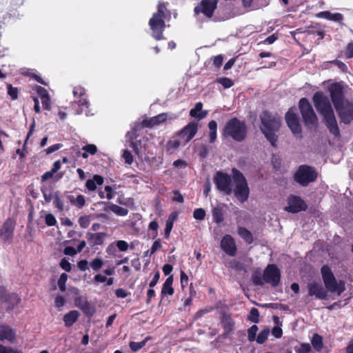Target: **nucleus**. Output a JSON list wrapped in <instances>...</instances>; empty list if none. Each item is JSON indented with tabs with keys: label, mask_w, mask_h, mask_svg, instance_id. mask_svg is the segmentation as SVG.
<instances>
[{
	"label": "nucleus",
	"mask_w": 353,
	"mask_h": 353,
	"mask_svg": "<svg viewBox=\"0 0 353 353\" xmlns=\"http://www.w3.org/2000/svg\"><path fill=\"white\" fill-rule=\"evenodd\" d=\"M116 245L118 249L121 252H125L128 249V243L125 241H117Z\"/></svg>",
	"instance_id": "8fccbe9b"
},
{
	"label": "nucleus",
	"mask_w": 353,
	"mask_h": 353,
	"mask_svg": "<svg viewBox=\"0 0 353 353\" xmlns=\"http://www.w3.org/2000/svg\"><path fill=\"white\" fill-rule=\"evenodd\" d=\"M330 92L334 105L341 103L342 101H346L342 97L343 86L340 83H335L332 84L330 87Z\"/></svg>",
	"instance_id": "aec40b11"
},
{
	"label": "nucleus",
	"mask_w": 353,
	"mask_h": 353,
	"mask_svg": "<svg viewBox=\"0 0 353 353\" xmlns=\"http://www.w3.org/2000/svg\"><path fill=\"white\" fill-rule=\"evenodd\" d=\"M103 183V178L100 175H94L92 179H88L85 183L86 188L90 191L97 189V185H101Z\"/></svg>",
	"instance_id": "393cba45"
},
{
	"label": "nucleus",
	"mask_w": 353,
	"mask_h": 353,
	"mask_svg": "<svg viewBox=\"0 0 353 353\" xmlns=\"http://www.w3.org/2000/svg\"><path fill=\"white\" fill-rule=\"evenodd\" d=\"M318 176L316 170L308 165H301L295 172L294 178L296 182L302 186H307L314 182Z\"/></svg>",
	"instance_id": "0eeeda50"
},
{
	"label": "nucleus",
	"mask_w": 353,
	"mask_h": 353,
	"mask_svg": "<svg viewBox=\"0 0 353 353\" xmlns=\"http://www.w3.org/2000/svg\"><path fill=\"white\" fill-rule=\"evenodd\" d=\"M165 6L163 3H159L157 12L154 13L152 17L149 21V25L152 31V36L157 40L163 39V32L165 27L163 18L165 17Z\"/></svg>",
	"instance_id": "39448f33"
},
{
	"label": "nucleus",
	"mask_w": 353,
	"mask_h": 353,
	"mask_svg": "<svg viewBox=\"0 0 353 353\" xmlns=\"http://www.w3.org/2000/svg\"><path fill=\"white\" fill-rule=\"evenodd\" d=\"M107 280V277L101 274H97L94 277V281L97 283H105Z\"/></svg>",
	"instance_id": "69168bd1"
},
{
	"label": "nucleus",
	"mask_w": 353,
	"mask_h": 353,
	"mask_svg": "<svg viewBox=\"0 0 353 353\" xmlns=\"http://www.w3.org/2000/svg\"><path fill=\"white\" fill-rule=\"evenodd\" d=\"M307 205L305 201L299 196L291 195L288 199V205L284 210L291 213H297L305 210Z\"/></svg>",
	"instance_id": "9b49d317"
},
{
	"label": "nucleus",
	"mask_w": 353,
	"mask_h": 353,
	"mask_svg": "<svg viewBox=\"0 0 353 353\" xmlns=\"http://www.w3.org/2000/svg\"><path fill=\"white\" fill-rule=\"evenodd\" d=\"M88 235V241L92 246L103 244L106 236V234L104 232H97Z\"/></svg>",
	"instance_id": "b1692460"
},
{
	"label": "nucleus",
	"mask_w": 353,
	"mask_h": 353,
	"mask_svg": "<svg viewBox=\"0 0 353 353\" xmlns=\"http://www.w3.org/2000/svg\"><path fill=\"white\" fill-rule=\"evenodd\" d=\"M60 265L61 268L66 272H70L71 270V265L66 259H62L61 261Z\"/></svg>",
	"instance_id": "e2e57ef3"
},
{
	"label": "nucleus",
	"mask_w": 353,
	"mask_h": 353,
	"mask_svg": "<svg viewBox=\"0 0 353 353\" xmlns=\"http://www.w3.org/2000/svg\"><path fill=\"white\" fill-rule=\"evenodd\" d=\"M17 88H13L11 85L8 86V93L12 99H16L17 98Z\"/></svg>",
	"instance_id": "4d7b16f0"
},
{
	"label": "nucleus",
	"mask_w": 353,
	"mask_h": 353,
	"mask_svg": "<svg viewBox=\"0 0 353 353\" xmlns=\"http://www.w3.org/2000/svg\"><path fill=\"white\" fill-rule=\"evenodd\" d=\"M219 82L225 88H229L233 85V82L228 78H221L219 79Z\"/></svg>",
	"instance_id": "09e8293b"
},
{
	"label": "nucleus",
	"mask_w": 353,
	"mask_h": 353,
	"mask_svg": "<svg viewBox=\"0 0 353 353\" xmlns=\"http://www.w3.org/2000/svg\"><path fill=\"white\" fill-rule=\"evenodd\" d=\"M54 204L55 208H57L59 211H63L64 208V203L63 200L59 196V192H56L54 194Z\"/></svg>",
	"instance_id": "72a5a7b5"
},
{
	"label": "nucleus",
	"mask_w": 353,
	"mask_h": 353,
	"mask_svg": "<svg viewBox=\"0 0 353 353\" xmlns=\"http://www.w3.org/2000/svg\"><path fill=\"white\" fill-rule=\"evenodd\" d=\"M257 331L258 327L255 325H252L250 328L248 329V333L249 341H254Z\"/></svg>",
	"instance_id": "c03bdc74"
},
{
	"label": "nucleus",
	"mask_w": 353,
	"mask_h": 353,
	"mask_svg": "<svg viewBox=\"0 0 353 353\" xmlns=\"http://www.w3.org/2000/svg\"><path fill=\"white\" fill-rule=\"evenodd\" d=\"M232 179L228 174L223 172H217L214 183L219 191L226 194H231L234 192L237 199L243 203L248 200L250 190L245 178L236 169L232 170Z\"/></svg>",
	"instance_id": "f257e3e1"
},
{
	"label": "nucleus",
	"mask_w": 353,
	"mask_h": 353,
	"mask_svg": "<svg viewBox=\"0 0 353 353\" xmlns=\"http://www.w3.org/2000/svg\"><path fill=\"white\" fill-rule=\"evenodd\" d=\"M341 120L344 123H350L353 120V105L348 101L334 105Z\"/></svg>",
	"instance_id": "1a4fd4ad"
},
{
	"label": "nucleus",
	"mask_w": 353,
	"mask_h": 353,
	"mask_svg": "<svg viewBox=\"0 0 353 353\" xmlns=\"http://www.w3.org/2000/svg\"><path fill=\"white\" fill-rule=\"evenodd\" d=\"M202 103H196L194 108L190 111V116L197 119H202L205 118L207 116V112L202 111Z\"/></svg>",
	"instance_id": "cd10ccee"
},
{
	"label": "nucleus",
	"mask_w": 353,
	"mask_h": 353,
	"mask_svg": "<svg viewBox=\"0 0 353 353\" xmlns=\"http://www.w3.org/2000/svg\"><path fill=\"white\" fill-rule=\"evenodd\" d=\"M75 305L81 309H84L87 306V301L85 297L79 296L74 299Z\"/></svg>",
	"instance_id": "58836bf2"
},
{
	"label": "nucleus",
	"mask_w": 353,
	"mask_h": 353,
	"mask_svg": "<svg viewBox=\"0 0 353 353\" xmlns=\"http://www.w3.org/2000/svg\"><path fill=\"white\" fill-rule=\"evenodd\" d=\"M316 17L318 18H323L330 21L341 22L343 17L340 13H332L329 11H323L317 13Z\"/></svg>",
	"instance_id": "4be33fe9"
},
{
	"label": "nucleus",
	"mask_w": 353,
	"mask_h": 353,
	"mask_svg": "<svg viewBox=\"0 0 353 353\" xmlns=\"http://www.w3.org/2000/svg\"><path fill=\"white\" fill-rule=\"evenodd\" d=\"M0 353H22V352L10 347L0 346Z\"/></svg>",
	"instance_id": "13d9d810"
},
{
	"label": "nucleus",
	"mask_w": 353,
	"mask_h": 353,
	"mask_svg": "<svg viewBox=\"0 0 353 353\" xmlns=\"http://www.w3.org/2000/svg\"><path fill=\"white\" fill-rule=\"evenodd\" d=\"M65 303V299L62 296H57L54 300V305L56 307L60 309L62 307Z\"/></svg>",
	"instance_id": "3c124183"
},
{
	"label": "nucleus",
	"mask_w": 353,
	"mask_h": 353,
	"mask_svg": "<svg viewBox=\"0 0 353 353\" xmlns=\"http://www.w3.org/2000/svg\"><path fill=\"white\" fill-rule=\"evenodd\" d=\"M37 92L38 93L40 99L49 96L48 91L41 86H37L36 88Z\"/></svg>",
	"instance_id": "680f3d73"
},
{
	"label": "nucleus",
	"mask_w": 353,
	"mask_h": 353,
	"mask_svg": "<svg viewBox=\"0 0 353 353\" xmlns=\"http://www.w3.org/2000/svg\"><path fill=\"white\" fill-rule=\"evenodd\" d=\"M212 216H213L214 221L217 223H221L223 220V216L222 211L219 208H214L212 210Z\"/></svg>",
	"instance_id": "f704fd0d"
},
{
	"label": "nucleus",
	"mask_w": 353,
	"mask_h": 353,
	"mask_svg": "<svg viewBox=\"0 0 353 353\" xmlns=\"http://www.w3.org/2000/svg\"><path fill=\"white\" fill-rule=\"evenodd\" d=\"M295 111V109L290 108L285 114V120L292 133L299 134L301 132V126Z\"/></svg>",
	"instance_id": "2eb2a0df"
},
{
	"label": "nucleus",
	"mask_w": 353,
	"mask_h": 353,
	"mask_svg": "<svg viewBox=\"0 0 353 353\" xmlns=\"http://www.w3.org/2000/svg\"><path fill=\"white\" fill-rule=\"evenodd\" d=\"M105 190L107 192L105 198L108 200L112 199L114 197L113 189L111 186L107 185L105 187Z\"/></svg>",
	"instance_id": "774afa93"
},
{
	"label": "nucleus",
	"mask_w": 353,
	"mask_h": 353,
	"mask_svg": "<svg viewBox=\"0 0 353 353\" xmlns=\"http://www.w3.org/2000/svg\"><path fill=\"white\" fill-rule=\"evenodd\" d=\"M0 299L6 301L11 308L17 305L20 301L21 298L15 293H6V290L3 287H0Z\"/></svg>",
	"instance_id": "412c9836"
},
{
	"label": "nucleus",
	"mask_w": 353,
	"mask_h": 353,
	"mask_svg": "<svg viewBox=\"0 0 353 353\" xmlns=\"http://www.w3.org/2000/svg\"><path fill=\"white\" fill-rule=\"evenodd\" d=\"M269 330L265 329L262 330L257 336L256 337V341L258 343L262 344L263 343L266 339H268V336L269 335Z\"/></svg>",
	"instance_id": "ea45409f"
},
{
	"label": "nucleus",
	"mask_w": 353,
	"mask_h": 353,
	"mask_svg": "<svg viewBox=\"0 0 353 353\" xmlns=\"http://www.w3.org/2000/svg\"><path fill=\"white\" fill-rule=\"evenodd\" d=\"M261 130L266 139L273 145H276L277 136L276 133L281 127V119L276 117L268 112H263L261 114Z\"/></svg>",
	"instance_id": "7ed1b4c3"
},
{
	"label": "nucleus",
	"mask_w": 353,
	"mask_h": 353,
	"mask_svg": "<svg viewBox=\"0 0 353 353\" xmlns=\"http://www.w3.org/2000/svg\"><path fill=\"white\" fill-rule=\"evenodd\" d=\"M280 271L274 265H269L264 270L263 280L270 283L272 286H276L280 281Z\"/></svg>",
	"instance_id": "ddd939ff"
},
{
	"label": "nucleus",
	"mask_w": 353,
	"mask_h": 353,
	"mask_svg": "<svg viewBox=\"0 0 353 353\" xmlns=\"http://www.w3.org/2000/svg\"><path fill=\"white\" fill-rule=\"evenodd\" d=\"M259 312L256 308H252L250 312L249 319L254 323L259 321Z\"/></svg>",
	"instance_id": "79ce46f5"
},
{
	"label": "nucleus",
	"mask_w": 353,
	"mask_h": 353,
	"mask_svg": "<svg viewBox=\"0 0 353 353\" xmlns=\"http://www.w3.org/2000/svg\"><path fill=\"white\" fill-rule=\"evenodd\" d=\"M15 334L8 326L0 325V340H8L10 341H12L14 339Z\"/></svg>",
	"instance_id": "a878e982"
},
{
	"label": "nucleus",
	"mask_w": 353,
	"mask_h": 353,
	"mask_svg": "<svg viewBox=\"0 0 353 353\" xmlns=\"http://www.w3.org/2000/svg\"><path fill=\"white\" fill-rule=\"evenodd\" d=\"M123 158L125 162L128 164H131L133 162V157L130 152L128 150H124L123 153Z\"/></svg>",
	"instance_id": "603ef678"
},
{
	"label": "nucleus",
	"mask_w": 353,
	"mask_h": 353,
	"mask_svg": "<svg viewBox=\"0 0 353 353\" xmlns=\"http://www.w3.org/2000/svg\"><path fill=\"white\" fill-rule=\"evenodd\" d=\"M311 342H312V345L313 347L316 351L321 350V349L323 347V342H322V337L320 335H319L317 334H314Z\"/></svg>",
	"instance_id": "7c9ffc66"
},
{
	"label": "nucleus",
	"mask_w": 353,
	"mask_h": 353,
	"mask_svg": "<svg viewBox=\"0 0 353 353\" xmlns=\"http://www.w3.org/2000/svg\"><path fill=\"white\" fill-rule=\"evenodd\" d=\"M148 339V338H146L145 339L143 340L141 342H134V341L130 342V347L131 350L133 352L138 351L139 350L142 348L145 345Z\"/></svg>",
	"instance_id": "4c0bfd02"
},
{
	"label": "nucleus",
	"mask_w": 353,
	"mask_h": 353,
	"mask_svg": "<svg viewBox=\"0 0 353 353\" xmlns=\"http://www.w3.org/2000/svg\"><path fill=\"white\" fill-rule=\"evenodd\" d=\"M42 193L43 195V198L46 203H49L51 201L52 199H54V194L52 192H48L46 190H42Z\"/></svg>",
	"instance_id": "338daca9"
},
{
	"label": "nucleus",
	"mask_w": 353,
	"mask_h": 353,
	"mask_svg": "<svg viewBox=\"0 0 353 353\" xmlns=\"http://www.w3.org/2000/svg\"><path fill=\"white\" fill-rule=\"evenodd\" d=\"M109 208L112 212L118 216H123L127 215L128 212L126 208L120 207L115 204H111Z\"/></svg>",
	"instance_id": "2f4dec72"
},
{
	"label": "nucleus",
	"mask_w": 353,
	"mask_h": 353,
	"mask_svg": "<svg viewBox=\"0 0 353 353\" xmlns=\"http://www.w3.org/2000/svg\"><path fill=\"white\" fill-rule=\"evenodd\" d=\"M197 130V123L196 122H190L177 134L180 136L181 139L187 143L195 136Z\"/></svg>",
	"instance_id": "dca6fc26"
},
{
	"label": "nucleus",
	"mask_w": 353,
	"mask_h": 353,
	"mask_svg": "<svg viewBox=\"0 0 353 353\" xmlns=\"http://www.w3.org/2000/svg\"><path fill=\"white\" fill-rule=\"evenodd\" d=\"M45 221L48 226H54L57 223L54 216L52 214H48L46 215Z\"/></svg>",
	"instance_id": "49530a36"
},
{
	"label": "nucleus",
	"mask_w": 353,
	"mask_h": 353,
	"mask_svg": "<svg viewBox=\"0 0 353 353\" xmlns=\"http://www.w3.org/2000/svg\"><path fill=\"white\" fill-rule=\"evenodd\" d=\"M194 218L197 220H203L205 216V212L202 208H197L194 211Z\"/></svg>",
	"instance_id": "37998d69"
},
{
	"label": "nucleus",
	"mask_w": 353,
	"mask_h": 353,
	"mask_svg": "<svg viewBox=\"0 0 353 353\" xmlns=\"http://www.w3.org/2000/svg\"><path fill=\"white\" fill-rule=\"evenodd\" d=\"M83 150L90 154H94L97 151V146L93 144H89L83 147Z\"/></svg>",
	"instance_id": "864d4df0"
},
{
	"label": "nucleus",
	"mask_w": 353,
	"mask_h": 353,
	"mask_svg": "<svg viewBox=\"0 0 353 353\" xmlns=\"http://www.w3.org/2000/svg\"><path fill=\"white\" fill-rule=\"evenodd\" d=\"M41 103L44 109L50 110L51 108V103L50 97H42L41 99Z\"/></svg>",
	"instance_id": "6e6d98bb"
},
{
	"label": "nucleus",
	"mask_w": 353,
	"mask_h": 353,
	"mask_svg": "<svg viewBox=\"0 0 353 353\" xmlns=\"http://www.w3.org/2000/svg\"><path fill=\"white\" fill-rule=\"evenodd\" d=\"M247 134L245 123L236 118L230 119L225 125L223 135L230 137L237 141H243Z\"/></svg>",
	"instance_id": "20e7f679"
},
{
	"label": "nucleus",
	"mask_w": 353,
	"mask_h": 353,
	"mask_svg": "<svg viewBox=\"0 0 353 353\" xmlns=\"http://www.w3.org/2000/svg\"><path fill=\"white\" fill-rule=\"evenodd\" d=\"M181 284L182 288H185L188 285V275L183 272H181Z\"/></svg>",
	"instance_id": "052dcab7"
},
{
	"label": "nucleus",
	"mask_w": 353,
	"mask_h": 353,
	"mask_svg": "<svg viewBox=\"0 0 353 353\" xmlns=\"http://www.w3.org/2000/svg\"><path fill=\"white\" fill-rule=\"evenodd\" d=\"M321 272L327 290L339 296L341 295L345 289V283L342 281H337L330 268L327 265H323L321 268Z\"/></svg>",
	"instance_id": "423d86ee"
},
{
	"label": "nucleus",
	"mask_w": 353,
	"mask_h": 353,
	"mask_svg": "<svg viewBox=\"0 0 353 353\" xmlns=\"http://www.w3.org/2000/svg\"><path fill=\"white\" fill-rule=\"evenodd\" d=\"M14 229V222L12 219H8L0 229V238L3 241L10 240L13 236Z\"/></svg>",
	"instance_id": "6ab92c4d"
},
{
	"label": "nucleus",
	"mask_w": 353,
	"mask_h": 353,
	"mask_svg": "<svg viewBox=\"0 0 353 353\" xmlns=\"http://www.w3.org/2000/svg\"><path fill=\"white\" fill-rule=\"evenodd\" d=\"M238 234L243 239L246 243L250 244L253 242V236L252 233L248 230L246 228L243 227H239L238 228Z\"/></svg>",
	"instance_id": "c756f323"
},
{
	"label": "nucleus",
	"mask_w": 353,
	"mask_h": 353,
	"mask_svg": "<svg viewBox=\"0 0 353 353\" xmlns=\"http://www.w3.org/2000/svg\"><path fill=\"white\" fill-rule=\"evenodd\" d=\"M299 108L305 124H314L316 116L308 100L302 98L299 101Z\"/></svg>",
	"instance_id": "6e6552de"
},
{
	"label": "nucleus",
	"mask_w": 353,
	"mask_h": 353,
	"mask_svg": "<svg viewBox=\"0 0 353 353\" xmlns=\"http://www.w3.org/2000/svg\"><path fill=\"white\" fill-rule=\"evenodd\" d=\"M221 247L227 254L230 256L235 255L236 247L234 239L232 236L225 235L221 241Z\"/></svg>",
	"instance_id": "a211bd4d"
},
{
	"label": "nucleus",
	"mask_w": 353,
	"mask_h": 353,
	"mask_svg": "<svg viewBox=\"0 0 353 353\" xmlns=\"http://www.w3.org/2000/svg\"><path fill=\"white\" fill-rule=\"evenodd\" d=\"M78 268L81 271H85L88 269V264L86 260H81L77 263Z\"/></svg>",
	"instance_id": "0e129e2a"
},
{
	"label": "nucleus",
	"mask_w": 353,
	"mask_h": 353,
	"mask_svg": "<svg viewBox=\"0 0 353 353\" xmlns=\"http://www.w3.org/2000/svg\"><path fill=\"white\" fill-rule=\"evenodd\" d=\"M85 199L83 195L79 194L75 199L74 206L81 208L85 205Z\"/></svg>",
	"instance_id": "a18cd8bd"
},
{
	"label": "nucleus",
	"mask_w": 353,
	"mask_h": 353,
	"mask_svg": "<svg viewBox=\"0 0 353 353\" xmlns=\"http://www.w3.org/2000/svg\"><path fill=\"white\" fill-rule=\"evenodd\" d=\"M73 94L74 97H79L80 99L76 102L79 106H81L80 111H78L77 114H82L85 112L86 116L93 115V113L89 110V104L87 99L83 97L85 94V89L81 86H77L74 88Z\"/></svg>",
	"instance_id": "9d476101"
},
{
	"label": "nucleus",
	"mask_w": 353,
	"mask_h": 353,
	"mask_svg": "<svg viewBox=\"0 0 353 353\" xmlns=\"http://www.w3.org/2000/svg\"><path fill=\"white\" fill-rule=\"evenodd\" d=\"M186 143L183 139H181L180 136L176 134L167 143V148L170 151H174L179 147L185 145Z\"/></svg>",
	"instance_id": "5701e85b"
},
{
	"label": "nucleus",
	"mask_w": 353,
	"mask_h": 353,
	"mask_svg": "<svg viewBox=\"0 0 353 353\" xmlns=\"http://www.w3.org/2000/svg\"><path fill=\"white\" fill-rule=\"evenodd\" d=\"M313 102L317 110L324 117L330 131L334 135L339 134L336 120L328 97L322 92H316Z\"/></svg>",
	"instance_id": "f03ea898"
},
{
	"label": "nucleus",
	"mask_w": 353,
	"mask_h": 353,
	"mask_svg": "<svg viewBox=\"0 0 353 353\" xmlns=\"http://www.w3.org/2000/svg\"><path fill=\"white\" fill-rule=\"evenodd\" d=\"M252 280L255 285H262L263 283V281H264L263 278L262 279L259 273L254 274L252 275Z\"/></svg>",
	"instance_id": "5fc2aeb1"
},
{
	"label": "nucleus",
	"mask_w": 353,
	"mask_h": 353,
	"mask_svg": "<svg viewBox=\"0 0 353 353\" xmlns=\"http://www.w3.org/2000/svg\"><path fill=\"white\" fill-rule=\"evenodd\" d=\"M68 280V275L65 273H63L61 274L59 280H58V286L59 290L61 292H64L66 289V281Z\"/></svg>",
	"instance_id": "e433bc0d"
},
{
	"label": "nucleus",
	"mask_w": 353,
	"mask_h": 353,
	"mask_svg": "<svg viewBox=\"0 0 353 353\" xmlns=\"http://www.w3.org/2000/svg\"><path fill=\"white\" fill-rule=\"evenodd\" d=\"M176 216H170L169 219L166 221L165 228V236L166 239H168L170 234V232L173 228V223L175 219Z\"/></svg>",
	"instance_id": "473e14b6"
},
{
	"label": "nucleus",
	"mask_w": 353,
	"mask_h": 353,
	"mask_svg": "<svg viewBox=\"0 0 353 353\" xmlns=\"http://www.w3.org/2000/svg\"><path fill=\"white\" fill-rule=\"evenodd\" d=\"M308 294L318 299H324L327 296V292L319 282L312 281L307 284Z\"/></svg>",
	"instance_id": "f3484780"
},
{
	"label": "nucleus",
	"mask_w": 353,
	"mask_h": 353,
	"mask_svg": "<svg viewBox=\"0 0 353 353\" xmlns=\"http://www.w3.org/2000/svg\"><path fill=\"white\" fill-rule=\"evenodd\" d=\"M79 313L77 310H72L63 316V322L66 327L72 326L78 319Z\"/></svg>",
	"instance_id": "bb28decb"
},
{
	"label": "nucleus",
	"mask_w": 353,
	"mask_h": 353,
	"mask_svg": "<svg viewBox=\"0 0 353 353\" xmlns=\"http://www.w3.org/2000/svg\"><path fill=\"white\" fill-rule=\"evenodd\" d=\"M311 350V347L309 343H302L299 347H295L296 353H309Z\"/></svg>",
	"instance_id": "a19ab883"
},
{
	"label": "nucleus",
	"mask_w": 353,
	"mask_h": 353,
	"mask_svg": "<svg viewBox=\"0 0 353 353\" xmlns=\"http://www.w3.org/2000/svg\"><path fill=\"white\" fill-rule=\"evenodd\" d=\"M90 265L93 270L98 271L103 267V261L100 258H95L90 262Z\"/></svg>",
	"instance_id": "c9c22d12"
},
{
	"label": "nucleus",
	"mask_w": 353,
	"mask_h": 353,
	"mask_svg": "<svg viewBox=\"0 0 353 353\" xmlns=\"http://www.w3.org/2000/svg\"><path fill=\"white\" fill-rule=\"evenodd\" d=\"M161 247V241L159 239L155 241L150 249V254H153L155 253L159 249H160Z\"/></svg>",
	"instance_id": "bf43d9fd"
},
{
	"label": "nucleus",
	"mask_w": 353,
	"mask_h": 353,
	"mask_svg": "<svg viewBox=\"0 0 353 353\" xmlns=\"http://www.w3.org/2000/svg\"><path fill=\"white\" fill-rule=\"evenodd\" d=\"M79 223L82 228H86L90 224V218L88 216H81L79 219Z\"/></svg>",
	"instance_id": "de8ad7c7"
},
{
	"label": "nucleus",
	"mask_w": 353,
	"mask_h": 353,
	"mask_svg": "<svg viewBox=\"0 0 353 353\" xmlns=\"http://www.w3.org/2000/svg\"><path fill=\"white\" fill-rule=\"evenodd\" d=\"M176 116L172 114L168 113H161L158 114L157 116L150 118L149 119H145L143 121V125L144 127L152 128L157 125H160L161 123L165 122L168 119L173 120L176 119Z\"/></svg>",
	"instance_id": "4468645a"
},
{
	"label": "nucleus",
	"mask_w": 353,
	"mask_h": 353,
	"mask_svg": "<svg viewBox=\"0 0 353 353\" xmlns=\"http://www.w3.org/2000/svg\"><path fill=\"white\" fill-rule=\"evenodd\" d=\"M172 283H173V276L172 275H170L165 281L164 282L163 285V288L161 290V294L163 295L169 294L172 295L174 293V288H172Z\"/></svg>",
	"instance_id": "c85d7f7f"
},
{
	"label": "nucleus",
	"mask_w": 353,
	"mask_h": 353,
	"mask_svg": "<svg viewBox=\"0 0 353 353\" xmlns=\"http://www.w3.org/2000/svg\"><path fill=\"white\" fill-rule=\"evenodd\" d=\"M218 0H201V3L194 8L196 14L203 13L210 18L216 8Z\"/></svg>",
	"instance_id": "f8f14e48"
}]
</instances>
